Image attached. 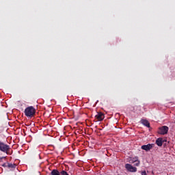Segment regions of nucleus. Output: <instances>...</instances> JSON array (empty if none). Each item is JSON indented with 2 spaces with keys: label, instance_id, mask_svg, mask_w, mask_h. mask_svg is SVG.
Masks as SVG:
<instances>
[{
  "label": "nucleus",
  "instance_id": "1",
  "mask_svg": "<svg viewBox=\"0 0 175 175\" xmlns=\"http://www.w3.org/2000/svg\"><path fill=\"white\" fill-rule=\"evenodd\" d=\"M36 113V109H35L33 106L28 107L25 109V116H26V117H33Z\"/></svg>",
  "mask_w": 175,
  "mask_h": 175
},
{
  "label": "nucleus",
  "instance_id": "2",
  "mask_svg": "<svg viewBox=\"0 0 175 175\" xmlns=\"http://www.w3.org/2000/svg\"><path fill=\"white\" fill-rule=\"evenodd\" d=\"M0 151L5 152L8 155H10V146L0 141Z\"/></svg>",
  "mask_w": 175,
  "mask_h": 175
},
{
  "label": "nucleus",
  "instance_id": "3",
  "mask_svg": "<svg viewBox=\"0 0 175 175\" xmlns=\"http://www.w3.org/2000/svg\"><path fill=\"white\" fill-rule=\"evenodd\" d=\"M167 132H169V127L167 126L160 127L158 131L159 135H167Z\"/></svg>",
  "mask_w": 175,
  "mask_h": 175
},
{
  "label": "nucleus",
  "instance_id": "4",
  "mask_svg": "<svg viewBox=\"0 0 175 175\" xmlns=\"http://www.w3.org/2000/svg\"><path fill=\"white\" fill-rule=\"evenodd\" d=\"M152 147H154V144H148L147 145H143L141 146L142 150H144L146 152L150 151Z\"/></svg>",
  "mask_w": 175,
  "mask_h": 175
},
{
  "label": "nucleus",
  "instance_id": "5",
  "mask_svg": "<svg viewBox=\"0 0 175 175\" xmlns=\"http://www.w3.org/2000/svg\"><path fill=\"white\" fill-rule=\"evenodd\" d=\"M95 118L97 121H103V120H105V113L102 112H97V114L95 116Z\"/></svg>",
  "mask_w": 175,
  "mask_h": 175
},
{
  "label": "nucleus",
  "instance_id": "6",
  "mask_svg": "<svg viewBox=\"0 0 175 175\" xmlns=\"http://www.w3.org/2000/svg\"><path fill=\"white\" fill-rule=\"evenodd\" d=\"M125 167L129 172H137V168L136 167L132 166V165L129 163L126 164Z\"/></svg>",
  "mask_w": 175,
  "mask_h": 175
},
{
  "label": "nucleus",
  "instance_id": "7",
  "mask_svg": "<svg viewBox=\"0 0 175 175\" xmlns=\"http://www.w3.org/2000/svg\"><path fill=\"white\" fill-rule=\"evenodd\" d=\"M156 144L159 146V147H162L163 144V138L159 137L156 140Z\"/></svg>",
  "mask_w": 175,
  "mask_h": 175
},
{
  "label": "nucleus",
  "instance_id": "8",
  "mask_svg": "<svg viewBox=\"0 0 175 175\" xmlns=\"http://www.w3.org/2000/svg\"><path fill=\"white\" fill-rule=\"evenodd\" d=\"M141 124L144 125V126H147V128H150V122L147 120L142 119Z\"/></svg>",
  "mask_w": 175,
  "mask_h": 175
},
{
  "label": "nucleus",
  "instance_id": "9",
  "mask_svg": "<svg viewBox=\"0 0 175 175\" xmlns=\"http://www.w3.org/2000/svg\"><path fill=\"white\" fill-rule=\"evenodd\" d=\"M51 175H61V172L58 170H53L51 172Z\"/></svg>",
  "mask_w": 175,
  "mask_h": 175
},
{
  "label": "nucleus",
  "instance_id": "10",
  "mask_svg": "<svg viewBox=\"0 0 175 175\" xmlns=\"http://www.w3.org/2000/svg\"><path fill=\"white\" fill-rule=\"evenodd\" d=\"M16 166L17 165H16L15 163H8V169H16Z\"/></svg>",
  "mask_w": 175,
  "mask_h": 175
},
{
  "label": "nucleus",
  "instance_id": "11",
  "mask_svg": "<svg viewBox=\"0 0 175 175\" xmlns=\"http://www.w3.org/2000/svg\"><path fill=\"white\" fill-rule=\"evenodd\" d=\"M60 175H69V174H68L66 171L62 170V172H60Z\"/></svg>",
  "mask_w": 175,
  "mask_h": 175
},
{
  "label": "nucleus",
  "instance_id": "12",
  "mask_svg": "<svg viewBox=\"0 0 175 175\" xmlns=\"http://www.w3.org/2000/svg\"><path fill=\"white\" fill-rule=\"evenodd\" d=\"M1 166H3V167H9V163H4L1 165Z\"/></svg>",
  "mask_w": 175,
  "mask_h": 175
},
{
  "label": "nucleus",
  "instance_id": "13",
  "mask_svg": "<svg viewBox=\"0 0 175 175\" xmlns=\"http://www.w3.org/2000/svg\"><path fill=\"white\" fill-rule=\"evenodd\" d=\"M134 162H136V163L135 164V166H139V165H140V161L135 160Z\"/></svg>",
  "mask_w": 175,
  "mask_h": 175
},
{
  "label": "nucleus",
  "instance_id": "14",
  "mask_svg": "<svg viewBox=\"0 0 175 175\" xmlns=\"http://www.w3.org/2000/svg\"><path fill=\"white\" fill-rule=\"evenodd\" d=\"M142 175H147V173H146V171H143L142 172Z\"/></svg>",
  "mask_w": 175,
  "mask_h": 175
}]
</instances>
